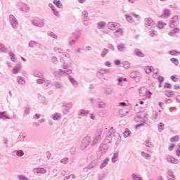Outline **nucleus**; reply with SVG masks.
<instances>
[{
    "instance_id": "nucleus-45",
    "label": "nucleus",
    "mask_w": 180,
    "mask_h": 180,
    "mask_svg": "<svg viewBox=\"0 0 180 180\" xmlns=\"http://www.w3.org/2000/svg\"><path fill=\"white\" fill-rule=\"evenodd\" d=\"M60 162H63V164H67L68 162V158H63Z\"/></svg>"
},
{
    "instance_id": "nucleus-19",
    "label": "nucleus",
    "mask_w": 180,
    "mask_h": 180,
    "mask_svg": "<svg viewBox=\"0 0 180 180\" xmlns=\"http://www.w3.org/2000/svg\"><path fill=\"white\" fill-rule=\"evenodd\" d=\"M53 4H55L58 8H61V6H63V4L60 0H54Z\"/></svg>"
},
{
    "instance_id": "nucleus-24",
    "label": "nucleus",
    "mask_w": 180,
    "mask_h": 180,
    "mask_svg": "<svg viewBox=\"0 0 180 180\" xmlns=\"http://www.w3.org/2000/svg\"><path fill=\"white\" fill-rule=\"evenodd\" d=\"M115 36H122L123 34V30L119 29L115 32Z\"/></svg>"
},
{
    "instance_id": "nucleus-5",
    "label": "nucleus",
    "mask_w": 180,
    "mask_h": 180,
    "mask_svg": "<svg viewBox=\"0 0 180 180\" xmlns=\"http://www.w3.org/2000/svg\"><path fill=\"white\" fill-rule=\"evenodd\" d=\"M166 160L167 161H168V162H171L172 164H178V162H179V160H178V159L174 158L172 155H168L166 157Z\"/></svg>"
},
{
    "instance_id": "nucleus-62",
    "label": "nucleus",
    "mask_w": 180,
    "mask_h": 180,
    "mask_svg": "<svg viewBox=\"0 0 180 180\" xmlns=\"http://www.w3.org/2000/svg\"><path fill=\"white\" fill-rule=\"evenodd\" d=\"M117 81L119 82H122V81H123V79H122V77H120V78H118Z\"/></svg>"
},
{
    "instance_id": "nucleus-56",
    "label": "nucleus",
    "mask_w": 180,
    "mask_h": 180,
    "mask_svg": "<svg viewBox=\"0 0 180 180\" xmlns=\"http://www.w3.org/2000/svg\"><path fill=\"white\" fill-rule=\"evenodd\" d=\"M140 126H143V124H139L136 125L135 129H139V127H140Z\"/></svg>"
},
{
    "instance_id": "nucleus-51",
    "label": "nucleus",
    "mask_w": 180,
    "mask_h": 180,
    "mask_svg": "<svg viewBox=\"0 0 180 180\" xmlns=\"http://www.w3.org/2000/svg\"><path fill=\"white\" fill-rule=\"evenodd\" d=\"M99 108H105V103H99Z\"/></svg>"
},
{
    "instance_id": "nucleus-40",
    "label": "nucleus",
    "mask_w": 180,
    "mask_h": 180,
    "mask_svg": "<svg viewBox=\"0 0 180 180\" xmlns=\"http://www.w3.org/2000/svg\"><path fill=\"white\" fill-rule=\"evenodd\" d=\"M126 19H127V20H128L129 22H133V18H131V15H126Z\"/></svg>"
},
{
    "instance_id": "nucleus-46",
    "label": "nucleus",
    "mask_w": 180,
    "mask_h": 180,
    "mask_svg": "<svg viewBox=\"0 0 180 180\" xmlns=\"http://www.w3.org/2000/svg\"><path fill=\"white\" fill-rule=\"evenodd\" d=\"M149 36H150V37H154V36H155V32H154V31H150L149 32Z\"/></svg>"
},
{
    "instance_id": "nucleus-15",
    "label": "nucleus",
    "mask_w": 180,
    "mask_h": 180,
    "mask_svg": "<svg viewBox=\"0 0 180 180\" xmlns=\"http://www.w3.org/2000/svg\"><path fill=\"white\" fill-rule=\"evenodd\" d=\"M124 134V137L127 138L129 137V136H130V134H131V131H130V130L129 129H125V131L123 133Z\"/></svg>"
},
{
    "instance_id": "nucleus-39",
    "label": "nucleus",
    "mask_w": 180,
    "mask_h": 180,
    "mask_svg": "<svg viewBox=\"0 0 180 180\" xmlns=\"http://www.w3.org/2000/svg\"><path fill=\"white\" fill-rule=\"evenodd\" d=\"M18 179L19 180H29V179H27V177H26L25 176H22V175L18 176Z\"/></svg>"
},
{
    "instance_id": "nucleus-13",
    "label": "nucleus",
    "mask_w": 180,
    "mask_h": 180,
    "mask_svg": "<svg viewBox=\"0 0 180 180\" xmlns=\"http://www.w3.org/2000/svg\"><path fill=\"white\" fill-rule=\"evenodd\" d=\"M153 70H154V68L151 66H146L145 68V72L146 74H151V72H153Z\"/></svg>"
},
{
    "instance_id": "nucleus-52",
    "label": "nucleus",
    "mask_w": 180,
    "mask_h": 180,
    "mask_svg": "<svg viewBox=\"0 0 180 180\" xmlns=\"http://www.w3.org/2000/svg\"><path fill=\"white\" fill-rule=\"evenodd\" d=\"M10 56H11V60H12L13 61H15V55H14L13 53H11Z\"/></svg>"
},
{
    "instance_id": "nucleus-7",
    "label": "nucleus",
    "mask_w": 180,
    "mask_h": 180,
    "mask_svg": "<svg viewBox=\"0 0 180 180\" xmlns=\"http://www.w3.org/2000/svg\"><path fill=\"white\" fill-rule=\"evenodd\" d=\"M179 20H180L179 16L178 15L174 16L170 21V26H174V24L175 23L176 25L177 23L179 22Z\"/></svg>"
},
{
    "instance_id": "nucleus-60",
    "label": "nucleus",
    "mask_w": 180,
    "mask_h": 180,
    "mask_svg": "<svg viewBox=\"0 0 180 180\" xmlns=\"http://www.w3.org/2000/svg\"><path fill=\"white\" fill-rule=\"evenodd\" d=\"M110 65V62H105V65H107V67H109Z\"/></svg>"
},
{
    "instance_id": "nucleus-8",
    "label": "nucleus",
    "mask_w": 180,
    "mask_h": 180,
    "mask_svg": "<svg viewBox=\"0 0 180 180\" xmlns=\"http://www.w3.org/2000/svg\"><path fill=\"white\" fill-rule=\"evenodd\" d=\"M171 15V11L168 9H165L163 11V13L161 15L162 19H167V18H169Z\"/></svg>"
},
{
    "instance_id": "nucleus-54",
    "label": "nucleus",
    "mask_w": 180,
    "mask_h": 180,
    "mask_svg": "<svg viewBox=\"0 0 180 180\" xmlns=\"http://www.w3.org/2000/svg\"><path fill=\"white\" fill-rule=\"evenodd\" d=\"M37 83L38 84H43V79H38Z\"/></svg>"
},
{
    "instance_id": "nucleus-14",
    "label": "nucleus",
    "mask_w": 180,
    "mask_h": 180,
    "mask_svg": "<svg viewBox=\"0 0 180 180\" xmlns=\"http://www.w3.org/2000/svg\"><path fill=\"white\" fill-rule=\"evenodd\" d=\"M53 120H60L61 119V115L59 113H56L52 115Z\"/></svg>"
},
{
    "instance_id": "nucleus-4",
    "label": "nucleus",
    "mask_w": 180,
    "mask_h": 180,
    "mask_svg": "<svg viewBox=\"0 0 180 180\" xmlns=\"http://www.w3.org/2000/svg\"><path fill=\"white\" fill-rule=\"evenodd\" d=\"M32 25L34 26H37V27H43V26H44V23L40 19H34V20H33Z\"/></svg>"
},
{
    "instance_id": "nucleus-33",
    "label": "nucleus",
    "mask_w": 180,
    "mask_h": 180,
    "mask_svg": "<svg viewBox=\"0 0 180 180\" xmlns=\"http://www.w3.org/2000/svg\"><path fill=\"white\" fill-rule=\"evenodd\" d=\"M124 68H129L130 67V63L127 61L123 62Z\"/></svg>"
},
{
    "instance_id": "nucleus-35",
    "label": "nucleus",
    "mask_w": 180,
    "mask_h": 180,
    "mask_svg": "<svg viewBox=\"0 0 180 180\" xmlns=\"http://www.w3.org/2000/svg\"><path fill=\"white\" fill-rule=\"evenodd\" d=\"M16 154L18 157H22V155H23L25 153H23V150H17Z\"/></svg>"
},
{
    "instance_id": "nucleus-31",
    "label": "nucleus",
    "mask_w": 180,
    "mask_h": 180,
    "mask_svg": "<svg viewBox=\"0 0 180 180\" xmlns=\"http://www.w3.org/2000/svg\"><path fill=\"white\" fill-rule=\"evenodd\" d=\"M171 61H172V63H173V64H175V65H178V64H179L178 59H176L175 58H171Z\"/></svg>"
},
{
    "instance_id": "nucleus-50",
    "label": "nucleus",
    "mask_w": 180,
    "mask_h": 180,
    "mask_svg": "<svg viewBox=\"0 0 180 180\" xmlns=\"http://www.w3.org/2000/svg\"><path fill=\"white\" fill-rule=\"evenodd\" d=\"M132 15H133V16H134V18H140V15L136 14V13H133Z\"/></svg>"
},
{
    "instance_id": "nucleus-6",
    "label": "nucleus",
    "mask_w": 180,
    "mask_h": 180,
    "mask_svg": "<svg viewBox=\"0 0 180 180\" xmlns=\"http://www.w3.org/2000/svg\"><path fill=\"white\" fill-rule=\"evenodd\" d=\"M19 8L22 11V12H29L30 8L28 7V6L26 4L20 3L18 4Z\"/></svg>"
},
{
    "instance_id": "nucleus-42",
    "label": "nucleus",
    "mask_w": 180,
    "mask_h": 180,
    "mask_svg": "<svg viewBox=\"0 0 180 180\" xmlns=\"http://www.w3.org/2000/svg\"><path fill=\"white\" fill-rule=\"evenodd\" d=\"M108 162H109V159H105L104 162L102 163L101 167H105V165H108Z\"/></svg>"
},
{
    "instance_id": "nucleus-55",
    "label": "nucleus",
    "mask_w": 180,
    "mask_h": 180,
    "mask_svg": "<svg viewBox=\"0 0 180 180\" xmlns=\"http://www.w3.org/2000/svg\"><path fill=\"white\" fill-rule=\"evenodd\" d=\"M109 49H112V50H115V47H113V45L109 44L108 45Z\"/></svg>"
},
{
    "instance_id": "nucleus-64",
    "label": "nucleus",
    "mask_w": 180,
    "mask_h": 180,
    "mask_svg": "<svg viewBox=\"0 0 180 180\" xmlns=\"http://www.w3.org/2000/svg\"><path fill=\"white\" fill-rule=\"evenodd\" d=\"M158 180H164V179H162V176H158Z\"/></svg>"
},
{
    "instance_id": "nucleus-1",
    "label": "nucleus",
    "mask_w": 180,
    "mask_h": 180,
    "mask_svg": "<svg viewBox=\"0 0 180 180\" xmlns=\"http://www.w3.org/2000/svg\"><path fill=\"white\" fill-rule=\"evenodd\" d=\"M139 95L142 98H145L146 99H147V98H151L152 93L150 91H148L147 89L142 88L139 89Z\"/></svg>"
},
{
    "instance_id": "nucleus-3",
    "label": "nucleus",
    "mask_w": 180,
    "mask_h": 180,
    "mask_svg": "<svg viewBox=\"0 0 180 180\" xmlns=\"http://www.w3.org/2000/svg\"><path fill=\"white\" fill-rule=\"evenodd\" d=\"M119 27H120V25L117 22H110L108 23V29H110V30H117Z\"/></svg>"
},
{
    "instance_id": "nucleus-59",
    "label": "nucleus",
    "mask_w": 180,
    "mask_h": 180,
    "mask_svg": "<svg viewBox=\"0 0 180 180\" xmlns=\"http://www.w3.org/2000/svg\"><path fill=\"white\" fill-rule=\"evenodd\" d=\"M157 74H158V72H156L155 73L153 74V78H157Z\"/></svg>"
},
{
    "instance_id": "nucleus-21",
    "label": "nucleus",
    "mask_w": 180,
    "mask_h": 180,
    "mask_svg": "<svg viewBox=\"0 0 180 180\" xmlns=\"http://www.w3.org/2000/svg\"><path fill=\"white\" fill-rule=\"evenodd\" d=\"M165 23L161 22V21H159L158 23V29H164V26H165Z\"/></svg>"
},
{
    "instance_id": "nucleus-36",
    "label": "nucleus",
    "mask_w": 180,
    "mask_h": 180,
    "mask_svg": "<svg viewBox=\"0 0 180 180\" xmlns=\"http://www.w3.org/2000/svg\"><path fill=\"white\" fill-rule=\"evenodd\" d=\"M164 88H167L168 89H171V88H172V84L169 83H165Z\"/></svg>"
},
{
    "instance_id": "nucleus-22",
    "label": "nucleus",
    "mask_w": 180,
    "mask_h": 180,
    "mask_svg": "<svg viewBox=\"0 0 180 180\" xmlns=\"http://www.w3.org/2000/svg\"><path fill=\"white\" fill-rule=\"evenodd\" d=\"M105 25H106V23H105V22H103V21L99 22L98 23V28L102 29V27H105Z\"/></svg>"
},
{
    "instance_id": "nucleus-44",
    "label": "nucleus",
    "mask_w": 180,
    "mask_h": 180,
    "mask_svg": "<svg viewBox=\"0 0 180 180\" xmlns=\"http://www.w3.org/2000/svg\"><path fill=\"white\" fill-rule=\"evenodd\" d=\"M146 143L147 147H153V143L150 141H147Z\"/></svg>"
},
{
    "instance_id": "nucleus-20",
    "label": "nucleus",
    "mask_w": 180,
    "mask_h": 180,
    "mask_svg": "<svg viewBox=\"0 0 180 180\" xmlns=\"http://www.w3.org/2000/svg\"><path fill=\"white\" fill-rule=\"evenodd\" d=\"M51 10L53 11L55 16H60V13H58V11H57V9H56V8L54 6L51 7Z\"/></svg>"
},
{
    "instance_id": "nucleus-47",
    "label": "nucleus",
    "mask_w": 180,
    "mask_h": 180,
    "mask_svg": "<svg viewBox=\"0 0 180 180\" xmlns=\"http://www.w3.org/2000/svg\"><path fill=\"white\" fill-rule=\"evenodd\" d=\"M82 15H84V18H88V12L83 11Z\"/></svg>"
},
{
    "instance_id": "nucleus-17",
    "label": "nucleus",
    "mask_w": 180,
    "mask_h": 180,
    "mask_svg": "<svg viewBox=\"0 0 180 180\" xmlns=\"http://www.w3.org/2000/svg\"><path fill=\"white\" fill-rule=\"evenodd\" d=\"M91 143V137L89 136H86L84 140H83V144H89Z\"/></svg>"
},
{
    "instance_id": "nucleus-41",
    "label": "nucleus",
    "mask_w": 180,
    "mask_h": 180,
    "mask_svg": "<svg viewBox=\"0 0 180 180\" xmlns=\"http://www.w3.org/2000/svg\"><path fill=\"white\" fill-rule=\"evenodd\" d=\"M133 178H134V180H143V179H141V177H140V176H139L136 174L133 175Z\"/></svg>"
},
{
    "instance_id": "nucleus-26",
    "label": "nucleus",
    "mask_w": 180,
    "mask_h": 180,
    "mask_svg": "<svg viewBox=\"0 0 180 180\" xmlns=\"http://www.w3.org/2000/svg\"><path fill=\"white\" fill-rule=\"evenodd\" d=\"M117 49L120 51H124V50H126V47H124V45L123 44H120L117 46Z\"/></svg>"
},
{
    "instance_id": "nucleus-29",
    "label": "nucleus",
    "mask_w": 180,
    "mask_h": 180,
    "mask_svg": "<svg viewBox=\"0 0 180 180\" xmlns=\"http://www.w3.org/2000/svg\"><path fill=\"white\" fill-rule=\"evenodd\" d=\"M18 84H20L21 85H23L24 84L26 83V82L25 81V79H23V78H22V77H19V78L18 79Z\"/></svg>"
},
{
    "instance_id": "nucleus-12",
    "label": "nucleus",
    "mask_w": 180,
    "mask_h": 180,
    "mask_svg": "<svg viewBox=\"0 0 180 180\" xmlns=\"http://www.w3.org/2000/svg\"><path fill=\"white\" fill-rule=\"evenodd\" d=\"M165 95L167 96V98H172V96H174V91L167 90L165 92Z\"/></svg>"
},
{
    "instance_id": "nucleus-61",
    "label": "nucleus",
    "mask_w": 180,
    "mask_h": 180,
    "mask_svg": "<svg viewBox=\"0 0 180 180\" xmlns=\"http://www.w3.org/2000/svg\"><path fill=\"white\" fill-rule=\"evenodd\" d=\"M120 105H122V106H126V103L122 102V103H120Z\"/></svg>"
},
{
    "instance_id": "nucleus-57",
    "label": "nucleus",
    "mask_w": 180,
    "mask_h": 180,
    "mask_svg": "<svg viewBox=\"0 0 180 180\" xmlns=\"http://www.w3.org/2000/svg\"><path fill=\"white\" fill-rule=\"evenodd\" d=\"M39 117H40V115L36 114V115H34V118H35V119H39Z\"/></svg>"
},
{
    "instance_id": "nucleus-16",
    "label": "nucleus",
    "mask_w": 180,
    "mask_h": 180,
    "mask_svg": "<svg viewBox=\"0 0 180 180\" xmlns=\"http://www.w3.org/2000/svg\"><path fill=\"white\" fill-rule=\"evenodd\" d=\"M134 54L137 56V57H144V53L143 52L139 51V50H135L134 51Z\"/></svg>"
},
{
    "instance_id": "nucleus-9",
    "label": "nucleus",
    "mask_w": 180,
    "mask_h": 180,
    "mask_svg": "<svg viewBox=\"0 0 180 180\" xmlns=\"http://www.w3.org/2000/svg\"><path fill=\"white\" fill-rule=\"evenodd\" d=\"M153 23L154 20H153L151 18H146L145 19V25H146L147 26H153Z\"/></svg>"
},
{
    "instance_id": "nucleus-11",
    "label": "nucleus",
    "mask_w": 180,
    "mask_h": 180,
    "mask_svg": "<svg viewBox=\"0 0 180 180\" xmlns=\"http://www.w3.org/2000/svg\"><path fill=\"white\" fill-rule=\"evenodd\" d=\"M0 119H10L9 115L6 114V112H0Z\"/></svg>"
},
{
    "instance_id": "nucleus-10",
    "label": "nucleus",
    "mask_w": 180,
    "mask_h": 180,
    "mask_svg": "<svg viewBox=\"0 0 180 180\" xmlns=\"http://www.w3.org/2000/svg\"><path fill=\"white\" fill-rule=\"evenodd\" d=\"M36 174H46V171L44 168H36L34 169Z\"/></svg>"
},
{
    "instance_id": "nucleus-48",
    "label": "nucleus",
    "mask_w": 180,
    "mask_h": 180,
    "mask_svg": "<svg viewBox=\"0 0 180 180\" xmlns=\"http://www.w3.org/2000/svg\"><path fill=\"white\" fill-rule=\"evenodd\" d=\"M115 65H120V60H115Z\"/></svg>"
},
{
    "instance_id": "nucleus-63",
    "label": "nucleus",
    "mask_w": 180,
    "mask_h": 180,
    "mask_svg": "<svg viewBox=\"0 0 180 180\" xmlns=\"http://www.w3.org/2000/svg\"><path fill=\"white\" fill-rule=\"evenodd\" d=\"M176 101H177V102H179V103H180V96H179L176 98Z\"/></svg>"
},
{
    "instance_id": "nucleus-2",
    "label": "nucleus",
    "mask_w": 180,
    "mask_h": 180,
    "mask_svg": "<svg viewBox=\"0 0 180 180\" xmlns=\"http://www.w3.org/2000/svg\"><path fill=\"white\" fill-rule=\"evenodd\" d=\"M179 32L178 27H174V25H170L169 28V36H174L176 33Z\"/></svg>"
},
{
    "instance_id": "nucleus-37",
    "label": "nucleus",
    "mask_w": 180,
    "mask_h": 180,
    "mask_svg": "<svg viewBox=\"0 0 180 180\" xmlns=\"http://www.w3.org/2000/svg\"><path fill=\"white\" fill-rule=\"evenodd\" d=\"M141 155L144 157V158H147L148 160V158H150V155H148V153H146L145 152H142L141 153Z\"/></svg>"
},
{
    "instance_id": "nucleus-32",
    "label": "nucleus",
    "mask_w": 180,
    "mask_h": 180,
    "mask_svg": "<svg viewBox=\"0 0 180 180\" xmlns=\"http://www.w3.org/2000/svg\"><path fill=\"white\" fill-rule=\"evenodd\" d=\"M174 148H175V144L174 143H171L169 147H168V150L169 151H173Z\"/></svg>"
},
{
    "instance_id": "nucleus-34",
    "label": "nucleus",
    "mask_w": 180,
    "mask_h": 180,
    "mask_svg": "<svg viewBox=\"0 0 180 180\" xmlns=\"http://www.w3.org/2000/svg\"><path fill=\"white\" fill-rule=\"evenodd\" d=\"M108 53H109V50L103 49L102 53H101L102 57H105V56H106Z\"/></svg>"
},
{
    "instance_id": "nucleus-28",
    "label": "nucleus",
    "mask_w": 180,
    "mask_h": 180,
    "mask_svg": "<svg viewBox=\"0 0 180 180\" xmlns=\"http://www.w3.org/2000/svg\"><path fill=\"white\" fill-rule=\"evenodd\" d=\"M11 22L14 29H15V27H18V21H16V20H13V21H11Z\"/></svg>"
},
{
    "instance_id": "nucleus-38",
    "label": "nucleus",
    "mask_w": 180,
    "mask_h": 180,
    "mask_svg": "<svg viewBox=\"0 0 180 180\" xmlns=\"http://www.w3.org/2000/svg\"><path fill=\"white\" fill-rule=\"evenodd\" d=\"M171 79L172 81H174V82H176V81H178L179 78H178V76L173 75V76L171 77Z\"/></svg>"
},
{
    "instance_id": "nucleus-53",
    "label": "nucleus",
    "mask_w": 180,
    "mask_h": 180,
    "mask_svg": "<svg viewBox=\"0 0 180 180\" xmlns=\"http://www.w3.org/2000/svg\"><path fill=\"white\" fill-rule=\"evenodd\" d=\"M116 158H117V154L115 153L112 158L113 162H115V160H116Z\"/></svg>"
},
{
    "instance_id": "nucleus-23",
    "label": "nucleus",
    "mask_w": 180,
    "mask_h": 180,
    "mask_svg": "<svg viewBox=\"0 0 180 180\" xmlns=\"http://www.w3.org/2000/svg\"><path fill=\"white\" fill-rule=\"evenodd\" d=\"M169 53H170L171 56H178V55H180V52L179 51H176L175 50L169 51Z\"/></svg>"
},
{
    "instance_id": "nucleus-58",
    "label": "nucleus",
    "mask_w": 180,
    "mask_h": 180,
    "mask_svg": "<svg viewBox=\"0 0 180 180\" xmlns=\"http://www.w3.org/2000/svg\"><path fill=\"white\" fill-rule=\"evenodd\" d=\"M169 180H175L174 176H169Z\"/></svg>"
},
{
    "instance_id": "nucleus-49",
    "label": "nucleus",
    "mask_w": 180,
    "mask_h": 180,
    "mask_svg": "<svg viewBox=\"0 0 180 180\" xmlns=\"http://www.w3.org/2000/svg\"><path fill=\"white\" fill-rule=\"evenodd\" d=\"M158 79L159 82H162L164 81V77H158Z\"/></svg>"
},
{
    "instance_id": "nucleus-25",
    "label": "nucleus",
    "mask_w": 180,
    "mask_h": 180,
    "mask_svg": "<svg viewBox=\"0 0 180 180\" xmlns=\"http://www.w3.org/2000/svg\"><path fill=\"white\" fill-rule=\"evenodd\" d=\"M164 126L165 124L162 122L158 124V127L159 129V131H162V130H164Z\"/></svg>"
},
{
    "instance_id": "nucleus-27",
    "label": "nucleus",
    "mask_w": 180,
    "mask_h": 180,
    "mask_svg": "<svg viewBox=\"0 0 180 180\" xmlns=\"http://www.w3.org/2000/svg\"><path fill=\"white\" fill-rule=\"evenodd\" d=\"M20 70V66H16L13 68V74H18L19 72V70Z\"/></svg>"
},
{
    "instance_id": "nucleus-43",
    "label": "nucleus",
    "mask_w": 180,
    "mask_h": 180,
    "mask_svg": "<svg viewBox=\"0 0 180 180\" xmlns=\"http://www.w3.org/2000/svg\"><path fill=\"white\" fill-rule=\"evenodd\" d=\"M0 50H1V51H6V48H5L2 44H0Z\"/></svg>"
},
{
    "instance_id": "nucleus-30",
    "label": "nucleus",
    "mask_w": 180,
    "mask_h": 180,
    "mask_svg": "<svg viewBox=\"0 0 180 180\" xmlns=\"http://www.w3.org/2000/svg\"><path fill=\"white\" fill-rule=\"evenodd\" d=\"M176 155H177V157H180V143H179L177 146V148L176 150Z\"/></svg>"
},
{
    "instance_id": "nucleus-18",
    "label": "nucleus",
    "mask_w": 180,
    "mask_h": 180,
    "mask_svg": "<svg viewBox=\"0 0 180 180\" xmlns=\"http://www.w3.org/2000/svg\"><path fill=\"white\" fill-rule=\"evenodd\" d=\"M171 143H176V141H179V136H175L170 139Z\"/></svg>"
}]
</instances>
